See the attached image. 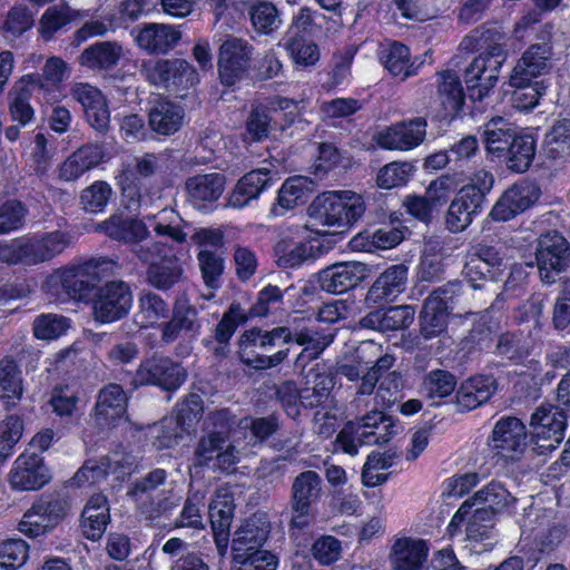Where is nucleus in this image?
I'll return each mask as SVG.
<instances>
[{"instance_id": "obj_44", "label": "nucleus", "mask_w": 570, "mask_h": 570, "mask_svg": "<svg viewBox=\"0 0 570 570\" xmlns=\"http://www.w3.org/2000/svg\"><path fill=\"white\" fill-rule=\"evenodd\" d=\"M183 121V108L167 100L156 102L149 111V126L159 135L175 134Z\"/></svg>"}, {"instance_id": "obj_29", "label": "nucleus", "mask_w": 570, "mask_h": 570, "mask_svg": "<svg viewBox=\"0 0 570 570\" xmlns=\"http://www.w3.org/2000/svg\"><path fill=\"white\" fill-rule=\"evenodd\" d=\"M429 556V547L422 539L402 537L395 539L390 562L393 570H421Z\"/></svg>"}, {"instance_id": "obj_62", "label": "nucleus", "mask_w": 570, "mask_h": 570, "mask_svg": "<svg viewBox=\"0 0 570 570\" xmlns=\"http://www.w3.org/2000/svg\"><path fill=\"white\" fill-rule=\"evenodd\" d=\"M112 194L110 185L102 180L94 181L80 194V204L82 208L90 213L102 212Z\"/></svg>"}, {"instance_id": "obj_7", "label": "nucleus", "mask_w": 570, "mask_h": 570, "mask_svg": "<svg viewBox=\"0 0 570 570\" xmlns=\"http://www.w3.org/2000/svg\"><path fill=\"white\" fill-rule=\"evenodd\" d=\"M114 266V262L106 258H94L80 265L67 266L56 269L46 279L43 289L47 294L61 298L66 295L69 298L81 297L89 288L88 276Z\"/></svg>"}, {"instance_id": "obj_55", "label": "nucleus", "mask_w": 570, "mask_h": 570, "mask_svg": "<svg viewBox=\"0 0 570 570\" xmlns=\"http://www.w3.org/2000/svg\"><path fill=\"white\" fill-rule=\"evenodd\" d=\"M168 307L157 294L148 292L139 297V311L136 314L141 327L154 326L159 320L167 316Z\"/></svg>"}, {"instance_id": "obj_23", "label": "nucleus", "mask_w": 570, "mask_h": 570, "mask_svg": "<svg viewBox=\"0 0 570 570\" xmlns=\"http://www.w3.org/2000/svg\"><path fill=\"white\" fill-rule=\"evenodd\" d=\"M127 395L118 384L104 387L96 403V421L101 426H119L129 424L126 414Z\"/></svg>"}, {"instance_id": "obj_10", "label": "nucleus", "mask_w": 570, "mask_h": 570, "mask_svg": "<svg viewBox=\"0 0 570 570\" xmlns=\"http://www.w3.org/2000/svg\"><path fill=\"white\" fill-rule=\"evenodd\" d=\"M569 249L567 239L557 232H550L540 236L535 259L543 283H554L557 276L566 269Z\"/></svg>"}, {"instance_id": "obj_64", "label": "nucleus", "mask_w": 570, "mask_h": 570, "mask_svg": "<svg viewBox=\"0 0 570 570\" xmlns=\"http://www.w3.org/2000/svg\"><path fill=\"white\" fill-rule=\"evenodd\" d=\"M180 275L181 268L171 259V257L163 263L150 266L148 269L149 283L159 289L171 287L178 282Z\"/></svg>"}, {"instance_id": "obj_3", "label": "nucleus", "mask_w": 570, "mask_h": 570, "mask_svg": "<svg viewBox=\"0 0 570 570\" xmlns=\"http://www.w3.org/2000/svg\"><path fill=\"white\" fill-rule=\"evenodd\" d=\"M364 212L362 195L348 189L324 191L314 198L307 209L316 224L337 228L353 225Z\"/></svg>"}, {"instance_id": "obj_59", "label": "nucleus", "mask_w": 570, "mask_h": 570, "mask_svg": "<svg viewBox=\"0 0 570 570\" xmlns=\"http://www.w3.org/2000/svg\"><path fill=\"white\" fill-rule=\"evenodd\" d=\"M455 386L454 375L443 370H436L429 373L424 379L423 392L426 397L436 403L435 400L449 396L455 390Z\"/></svg>"}, {"instance_id": "obj_48", "label": "nucleus", "mask_w": 570, "mask_h": 570, "mask_svg": "<svg viewBox=\"0 0 570 570\" xmlns=\"http://www.w3.org/2000/svg\"><path fill=\"white\" fill-rule=\"evenodd\" d=\"M279 45L287 51L293 62L299 67H313L321 58L320 47L311 37L283 38Z\"/></svg>"}, {"instance_id": "obj_21", "label": "nucleus", "mask_w": 570, "mask_h": 570, "mask_svg": "<svg viewBox=\"0 0 570 570\" xmlns=\"http://www.w3.org/2000/svg\"><path fill=\"white\" fill-rule=\"evenodd\" d=\"M367 268L360 262L337 263L318 273L320 286L331 294H342L366 277Z\"/></svg>"}, {"instance_id": "obj_31", "label": "nucleus", "mask_w": 570, "mask_h": 570, "mask_svg": "<svg viewBox=\"0 0 570 570\" xmlns=\"http://www.w3.org/2000/svg\"><path fill=\"white\" fill-rule=\"evenodd\" d=\"M37 81V72L23 75L8 92L10 116L13 121H18L21 126L29 124L35 116L29 100L36 89Z\"/></svg>"}, {"instance_id": "obj_17", "label": "nucleus", "mask_w": 570, "mask_h": 570, "mask_svg": "<svg viewBox=\"0 0 570 570\" xmlns=\"http://www.w3.org/2000/svg\"><path fill=\"white\" fill-rule=\"evenodd\" d=\"M540 197L537 184L521 180L509 187L490 212L492 219L508 222L530 208Z\"/></svg>"}, {"instance_id": "obj_35", "label": "nucleus", "mask_w": 570, "mask_h": 570, "mask_svg": "<svg viewBox=\"0 0 570 570\" xmlns=\"http://www.w3.org/2000/svg\"><path fill=\"white\" fill-rule=\"evenodd\" d=\"M407 281V267L396 264L387 267L370 287L366 301L379 304L385 299L394 298L404 289Z\"/></svg>"}, {"instance_id": "obj_57", "label": "nucleus", "mask_w": 570, "mask_h": 570, "mask_svg": "<svg viewBox=\"0 0 570 570\" xmlns=\"http://www.w3.org/2000/svg\"><path fill=\"white\" fill-rule=\"evenodd\" d=\"M23 433V421L17 414L7 415L0 421V464L11 454Z\"/></svg>"}, {"instance_id": "obj_38", "label": "nucleus", "mask_w": 570, "mask_h": 570, "mask_svg": "<svg viewBox=\"0 0 570 570\" xmlns=\"http://www.w3.org/2000/svg\"><path fill=\"white\" fill-rule=\"evenodd\" d=\"M37 75L36 88L40 90L45 100L53 102L61 96L60 86L69 78L70 68L63 59L52 56L46 60L42 72Z\"/></svg>"}, {"instance_id": "obj_39", "label": "nucleus", "mask_w": 570, "mask_h": 570, "mask_svg": "<svg viewBox=\"0 0 570 570\" xmlns=\"http://www.w3.org/2000/svg\"><path fill=\"white\" fill-rule=\"evenodd\" d=\"M110 520L107 499L102 494L92 495L83 508L81 514V530L83 535L91 540H99Z\"/></svg>"}, {"instance_id": "obj_1", "label": "nucleus", "mask_w": 570, "mask_h": 570, "mask_svg": "<svg viewBox=\"0 0 570 570\" xmlns=\"http://www.w3.org/2000/svg\"><path fill=\"white\" fill-rule=\"evenodd\" d=\"M205 424L212 430L199 439L194 452V465L220 472H232L239 462L240 452L263 442L277 429L274 416L244 417L237 429H233L234 420L226 409L210 413Z\"/></svg>"}, {"instance_id": "obj_32", "label": "nucleus", "mask_w": 570, "mask_h": 570, "mask_svg": "<svg viewBox=\"0 0 570 570\" xmlns=\"http://www.w3.org/2000/svg\"><path fill=\"white\" fill-rule=\"evenodd\" d=\"M415 309L412 306L400 305L373 311L360 321V325L380 332L400 331L409 327L413 323Z\"/></svg>"}, {"instance_id": "obj_12", "label": "nucleus", "mask_w": 570, "mask_h": 570, "mask_svg": "<svg viewBox=\"0 0 570 570\" xmlns=\"http://www.w3.org/2000/svg\"><path fill=\"white\" fill-rule=\"evenodd\" d=\"M527 429L521 420L503 416L494 424L489 446L503 459L517 460L527 449Z\"/></svg>"}, {"instance_id": "obj_30", "label": "nucleus", "mask_w": 570, "mask_h": 570, "mask_svg": "<svg viewBox=\"0 0 570 570\" xmlns=\"http://www.w3.org/2000/svg\"><path fill=\"white\" fill-rule=\"evenodd\" d=\"M180 38V31L170 24L147 23L138 30L135 42L149 53H167Z\"/></svg>"}, {"instance_id": "obj_25", "label": "nucleus", "mask_w": 570, "mask_h": 570, "mask_svg": "<svg viewBox=\"0 0 570 570\" xmlns=\"http://www.w3.org/2000/svg\"><path fill=\"white\" fill-rule=\"evenodd\" d=\"M104 148L97 144H87L76 149L57 168L58 179L76 181L86 173L96 168L104 159Z\"/></svg>"}, {"instance_id": "obj_40", "label": "nucleus", "mask_w": 570, "mask_h": 570, "mask_svg": "<svg viewBox=\"0 0 570 570\" xmlns=\"http://www.w3.org/2000/svg\"><path fill=\"white\" fill-rule=\"evenodd\" d=\"M271 177L267 169H256L244 175L228 197V205L243 208L269 185Z\"/></svg>"}, {"instance_id": "obj_53", "label": "nucleus", "mask_w": 570, "mask_h": 570, "mask_svg": "<svg viewBox=\"0 0 570 570\" xmlns=\"http://www.w3.org/2000/svg\"><path fill=\"white\" fill-rule=\"evenodd\" d=\"M70 327L69 318L53 313L41 314L32 323L33 335L41 341L58 340L66 335Z\"/></svg>"}, {"instance_id": "obj_15", "label": "nucleus", "mask_w": 570, "mask_h": 570, "mask_svg": "<svg viewBox=\"0 0 570 570\" xmlns=\"http://www.w3.org/2000/svg\"><path fill=\"white\" fill-rule=\"evenodd\" d=\"M566 413L551 404H542L531 415L530 426L539 448L552 451L562 442Z\"/></svg>"}, {"instance_id": "obj_56", "label": "nucleus", "mask_w": 570, "mask_h": 570, "mask_svg": "<svg viewBox=\"0 0 570 570\" xmlns=\"http://www.w3.org/2000/svg\"><path fill=\"white\" fill-rule=\"evenodd\" d=\"M550 519L546 513H541L539 510L531 509L523 522L521 523V528L523 532H530L534 535L535 539L542 538V534L546 530H549V537L547 539H542V546L549 547L554 543V541L559 542L562 537V531L558 528L549 529Z\"/></svg>"}, {"instance_id": "obj_24", "label": "nucleus", "mask_w": 570, "mask_h": 570, "mask_svg": "<svg viewBox=\"0 0 570 570\" xmlns=\"http://www.w3.org/2000/svg\"><path fill=\"white\" fill-rule=\"evenodd\" d=\"M551 47L547 43L530 46L521 56L511 76V85L521 87L550 69Z\"/></svg>"}, {"instance_id": "obj_20", "label": "nucleus", "mask_w": 570, "mask_h": 570, "mask_svg": "<svg viewBox=\"0 0 570 570\" xmlns=\"http://www.w3.org/2000/svg\"><path fill=\"white\" fill-rule=\"evenodd\" d=\"M200 327L198 308L183 296L175 301L170 320L161 326V340L165 343H173L180 334L195 338Z\"/></svg>"}, {"instance_id": "obj_19", "label": "nucleus", "mask_w": 570, "mask_h": 570, "mask_svg": "<svg viewBox=\"0 0 570 570\" xmlns=\"http://www.w3.org/2000/svg\"><path fill=\"white\" fill-rule=\"evenodd\" d=\"M71 97L78 101L88 124L98 131H106L110 122L107 99L97 87L87 82H76L70 88Z\"/></svg>"}, {"instance_id": "obj_22", "label": "nucleus", "mask_w": 570, "mask_h": 570, "mask_svg": "<svg viewBox=\"0 0 570 570\" xmlns=\"http://www.w3.org/2000/svg\"><path fill=\"white\" fill-rule=\"evenodd\" d=\"M307 227H296L275 245V257L278 266L293 268L314 256L315 247L306 240Z\"/></svg>"}, {"instance_id": "obj_45", "label": "nucleus", "mask_w": 570, "mask_h": 570, "mask_svg": "<svg viewBox=\"0 0 570 570\" xmlns=\"http://www.w3.org/2000/svg\"><path fill=\"white\" fill-rule=\"evenodd\" d=\"M515 136L513 125L502 117H494L484 125V146L494 156H502Z\"/></svg>"}, {"instance_id": "obj_49", "label": "nucleus", "mask_w": 570, "mask_h": 570, "mask_svg": "<svg viewBox=\"0 0 570 570\" xmlns=\"http://www.w3.org/2000/svg\"><path fill=\"white\" fill-rule=\"evenodd\" d=\"M507 165L517 173H524L531 165L535 155V139L530 134L513 137L508 149Z\"/></svg>"}, {"instance_id": "obj_51", "label": "nucleus", "mask_w": 570, "mask_h": 570, "mask_svg": "<svg viewBox=\"0 0 570 570\" xmlns=\"http://www.w3.org/2000/svg\"><path fill=\"white\" fill-rule=\"evenodd\" d=\"M321 478L314 471H306L296 476L293 483V504L299 510H305L306 507L317 500L321 493Z\"/></svg>"}, {"instance_id": "obj_63", "label": "nucleus", "mask_w": 570, "mask_h": 570, "mask_svg": "<svg viewBox=\"0 0 570 570\" xmlns=\"http://www.w3.org/2000/svg\"><path fill=\"white\" fill-rule=\"evenodd\" d=\"M173 68L167 89L183 97V91L188 90L198 82V73L189 62L181 59H174Z\"/></svg>"}, {"instance_id": "obj_42", "label": "nucleus", "mask_w": 570, "mask_h": 570, "mask_svg": "<svg viewBox=\"0 0 570 570\" xmlns=\"http://www.w3.org/2000/svg\"><path fill=\"white\" fill-rule=\"evenodd\" d=\"M22 373L10 357L0 361V400L6 409L16 407L23 395Z\"/></svg>"}, {"instance_id": "obj_34", "label": "nucleus", "mask_w": 570, "mask_h": 570, "mask_svg": "<svg viewBox=\"0 0 570 570\" xmlns=\"http://www.w3.org/2000/svg\"><path fill=\"white\" fill-rule=\"evenodd\" d=\"M124 56V47L117 41H97L80 53L79 65L92 71L115 68Z\"/></svg>"}, {"instance_id": "obj_60", "label": "nucleus", "mask_w": 570, "mask_h": 570, "mask_svg": "<svg viewBox=\"0 0 570 570\" xmlns=\"http://www.w3.org/2000/svg\"><path fill=\"white\" fill-rule=\"evenodd\" d=\"M233 511L228 509L218 510L217 505H209L208 508L215 543L220 556H225L227 552Z\"/></svg>"}, {"instance_id": "obj_26", "label": "nucleus", "mask_w": 570, "mask_h": 570, "mask_svg": "<svg viewBox=\"0 0 570 570\" xmlns=\"http://www.w3.org/2000/svg\"><path fill=\"white\" fill-rule=\"evenodd\" d=\"M226 178L220 173L195 175L186 180V193L190 204L207 209L224 193Z\"/></svg>"}, {"instance_id": "obj_50", "label": "nucleus", "mask_w": 570, "mask_h": 570, "mask_svg": "<svg viewBox=\"0 0 570 570\" xmlns=\"http://www.w3.org/2000/svg\"><path fill=\"white\" fill-rule=\"evenodd\" d=\"M146 435L157 450L173 448L183 438L179 424L174 416H166L160 422L149 425Z\"/></svg>"}, {"instance_id": "obj_46", "label": "nucleus", "mask_w": 570, "mask_h": 570, "mask_svg": "<svg viewBox=\"0 0 570 570\" xmlns=\"http://www.w3.org/2000/svg\"><path fill=\"white\" fill-rule=\"evenodd\" d=\"M473 505L484 504L490 512H511L517 502V498L512 495L508 489L498 481H491L470 498Z\"/></svg>"}, {"instance_id": "obj_52", "label": "nucleus", "mask_w": 570, "mask_h": 570, "mask_svg": "<svg viewBox=\"0 0 570 570\" xmlns=\"http://www.w3.org/2000/svg\"><path fill=\"white\" fill-rule=\"evenodd\" d=\"M501 258L492 249L487 248L478 257L471 258L464 266L463 274L471 287L482 288L490 273V267L500 265Z\"/></svg>"}, {"instance_id": "obj_6", "label": "nucleus", "mask_w": 570, "mask_h": 570, "mask_svg": "<svg viewBox=\"0 0 570 570\" xmlns=\"http://www.w3.org/2000/svg\"><path fill=\"white\" fill-rule=\"evenodd\" d=\"M508 58L501 43L490 45L473 59L464 72V81L469 96L473 100H482L495 87L500 70Z\"/></svg>"}, {"instance_id": "obj_13", "label": "nucleus", "mask_w": 570, "mask_h": 570, "mask_svg": "<svg viewBox=\"0 0 570 570\" xmlns=\"http://www.w3.org/2000/svg\"><path fill=\"white\" fill-rule=\"evenodd\" d=\"M185 368L165 356H153L142 361L136 372L135 382L140 385H157L176 390L186 380Z\"/></svg>"}, {"instance_id": "obj_58", "label": "nucleus", "mask_w": 570, "mask_h": 570, "mask_svg": "<svg viewBox=\"0 0 570 570\" xmlns=\"http://www.w3.org/2000/svg\"><path fill=\"white\" fill-rule=\"evenodd\" d=\"M546 151L553 158L570 155V119L557 121L547 132Z\"/></svg>"}, {"instance_id": "obj_11", "label": "nucleus", "mask_w": 570, "mask_h": 570, "mask_svg": "<svg viewBox=\"0 0 570 570\" xmlns=\"http://www.w3.org/2000/svg\"><path fill=\"white\" fill-rule=\"evenodd\" d=\"M68 509V502L63 499L41 498L24 512L18 529L28 537H39L56 527L66 517Z\"/></svg>"}, {"instance_id": "obj_27", "label": "nucleus", "mask_w": 570, "mask_h": 570, "mask_svg": "<svg viewBox=\"0 0 570 570\" xmlns=\"http://www.w3.org/2000/svg\"><path fill=\"white\" fill-rule=\"evenodd\" d=\"M268 534V525L262 517L253 515L242 523L235 531L232 541V557L233 560H239L244 556L261 549Z\"/></svg>"}, {"instance_id": "obj_36", "label": "nucleus", "mask_w": 570, "mask_h": 570, "mask_svg": "<svg viewBox=\"0 0 570 570\" xmlns=\"http://www.w3.org/2000/svg\"><path fill=\"white\" fill-rule=\"evenodd\" d=\"M90 10L73 9L68 4L51 6L45 10L40 20L38 31L41 38L49 41L55 33L70 22L92 17Z\"/></svg>"}, {"instance_id": "obj_47", "label": "nucleus", "mask_w": 570, "mask_h": 570, "mask_svg": "<svg viewBox=\"0 0 570 570\" xmlns=\"http://www.w3.org/2000/svg\"><path fill=\"white\" fill-rule=\"evenodd\" d=\"M381 61L385 69L402 80L416 73L415 60H411L410 49L400 43L393 42L382 51Z\"/></svg>"}, {"instance_id": "obj_37", "label": "nucleus", "mask_w": 570, "mask_h": 570, "mask_svg": "<svg viewBox=\"0 0 570 570\" xmlns=\"http://www.w3.org/2000/svg\"><path fill=\"white\" fill-rule=\"evenodd\" d=\"M497 390L495 380L488 375H476L465 380L456 392L458 406L470 411L490 400Z\"/></svg>"}, {"instance_id": "obj_4", "label": "nucleus", "mask_w": 570, "mask_h": 570, "mask_svg": "<svg viewBox=\"0 0 570 570\" xmlns=\"http://www.w3.org/2000/svg\"><path fill=\"white\" fill-rule=\"evenodd\" d=\"M69 239L62 232L23 236L0 244V262L7 264L37 265L63 252Z\"/></svg>"}, {"instance_id": "obj_28", "label": "nucleus", "mask_w": 570, "mask_h": 570, "mask_svg": "<svg viewBox=\"0 0 570 570\" xmlns=\"http://www.w3.org/2000/svg\"><path fill=\"white\" fill-rule=\"evenodd\" d=\"M482 205L480 196L474 194L472 189H460L446 212L445 224L448 229L452 233L464 230L480 214Z\"/></svg>"}, {"instance_id": "obj_41", "label": "nucleus", "mask_w": 570, "mask_h": 570, "mask_svg": "<svg viewBox=\"0 0 570 570\" xmlns=\"http://www.w3.org/2000/svg\"><path fill=\"white\" fill-rule=\"evenodd\" d=\"M466 538L473 548L480 544L481 551L491 550L497 542L492 512L485 508L475 509L466 523Z\"/></svg>"}, {"instance_id": "obj_9", "label": "nucleus", "mask_w": 570, "mask_h": 570, "mask_svg": "<svg viewBox=\"0 0 570 570\" xmlns=\"http://www.w3.org/2000/svg\"><path fill=\"white\" fill-rule=\"evenodd\" d=\"M132 306V293L122 281L107 282L100 286L92 301L95 321L108 324L125 317Z\"/></svg>"}, {"instance_id": "obj_2", "label": "nucleus", "mask_w": 570, "mask_h": 570, "mask_svg": "<svg viewBox=\"0 0 570 570\" xmlns=\"http://www.w3.org/2000/svg\"><path fill=\"white\" fill-rule=\"evenodd\" d=\"M149 225L157 236L168 237L176 244H183L187 239L185 228L188 224L171 208H164L157 214L142 218L122 213L116 214L99 224L97 229L110 238L134 247L149 237Z\"/></svg>"}, {"instance_id": "obj_18", "label": "nucleus", "mask_w": 570, "mask_h": 570, "mask_svg": "<svg viewBox=\"0 0 570 570\" xmlns=\"http://www.w3.org/2000/svg\"><path fill=\"white\" fill-rule=\"evenodd\" d=\"M50 473L42 458L35 453H21L10 471L9 483L18 491H33L46 485Z\"/></svg>"}, {"instance_id": "obj_61", "label": "nucleus", "mask_w": 570, "mask_h": 570, "mask_svg": "<svg viewBox=\"0 0 570 570\" xmlns=\"http://www.w3.org/2000/svg\"><path fill=\"white\" fill-rule=\"evenodd\" d=\"M458 181L454 175L445 174L430 181L425 188L424 196L430 204L439 212L456 190Z\"/></svg>"}, {"instance_id": "obj_54", "label": "nucleus", "mask_w": 570, "mask_h": 570, "mask_svg": "<svg viewBox=\"0 0 570 570\" xmlns=\"http://www.w3.org/2000/svg\"><path fill=\"white\" fill-rule=\"evenodd\" d=\"M415 171L411 161H391L383 166L376 176V184L380 188L392 189L407 184Z\"/></svg>"}, {"instance_id": "obj_16", "label": "nucleus", "mask_w": 570, "mask_h": 570, "mask_svg": "<svg viewBox=\"0 0 570 570\" xmlns=\"http://www.w3.org/2000/svg\"><path fill=\"white\" fill-rule=\"evenodd\" d=\"M454 284L431 293L424 301L420 316L421 334L430 340L441 335L448 324L449 309L453 308Z\"/></svg>"}, {"instance_id": "obj_33", "label": "nucleus", "mask_w": 570, "mask_h": 570, "mask_svg": "<svg viewBox=\"0 0 570 570\" xmlns=\"http://www.w3.org/2000/svg\"><path fill=\"white\" fill-rule=\"evenodd\" d=\"M314 191V184L304 176H293L287 178L277 193L276 203L272 206L269 215L283 216L287 210L304 204Z\"/></svg>"}, {"instance_id": "obj_43", "label": "nucleus", "mask_w": 570, "mask_h": 570, "mask_svg": "<svg viewBox=\"0 0 570 570\" xmlns=\"http://www.w3.org/2000/svg\"><path fill=\"white\" fill-rule=\"evenodd\" d=\"M438 98L443 109L440 117L442 119H453L464 102L463 88L455 72L444 71L440 75Z\"/></svg>"}, {"instance_id": "obj_5", "label": "nucleus", "mask_w": 570, "mask_h": 570, "mask_svg": "<svg viewBox=\"0 0 570 570\" xmlns=\"http://www.w3.org/2000/svg\"><path fill=\"white\" fill-rule=\"evenodd\" d=\"M396 432V425L390 416L380 411H371L357 422H348L336 438L337 445L354 456L360 445L383 444Z\"/></svg>"}, {"instance_id": "obj_14", "label": "nucleus", "mask_w": 570, "mask_h": 570, "mask_svg": "<svg viewBox=\"0 0 570 570\" xmlns=\"http://www.w3.org/2000/svg\"><path fill=\"white\" fill-rule=\"evenodd\" d=\"M254 47L245 39L228 37L219 48L218 68L223 83L234 85L247 71Z\"/></svg>"}, {"instance_id": "obj_8", "label": "nucleus", "mask_w": 570, "mask_h": 570, "mask_svg": "<svg viewBox=\"0 0 570 570\" xmlns=\"http://www.w3.org/2000/svg\"><path fill=\"white\" fill-rule=\"evenodd\" d=\"M426 129L423 117L403 119L377 128L372 140L383 150L407 153L423 144Z\"/></svg>"}]
</instances>
